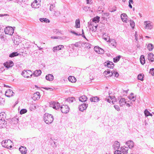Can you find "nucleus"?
<instances>
[{"label":"nucleus","mask_w":154,"mask_h":154,"mask_svg":"<svg viewBox=\"0 0 154 154\" xmlns=\"http://www.w3.org/2000/svg\"><path fill=\"white\" fill-rule=\"evenodd\" d=\"M14 93L13 91L11 89L7 90L5 92V96L8 97H10L13 96Z\"/></svg>","instance_id":"ddd939ff"},{"label":"nucleus","mask_w":154,"mask_h":154,"mask_svg":"<svg viewBox=\"0 0 154 154\" xmlns=\"http://www.w3.org/2000/svg\"><path fill=\"white\" fill-rule=\"evenodd\" d=\"M120 57V56L119 55L117 57H116L114 58H113L114 62L115 63L117 62L119 60Z\"/></svg>","instance_id":"ea45409f"},{"label":"nucleus","mask_w":154,"mask_h":154,"mask_svg":"<svg viewBox=\"0 0 154 154\" xmlns=\"http://www.w3.org/2000/svg\"><path fill=\"white\" fill-rule=\"evenodd\" d=\"M19 54L17 52H14L11 54L9 55V56L11 57H14L18 56Z\"/></svg>","instance_id":"72a5a7b5"},{"label":"nucleus","mask_w":154,"mask_h":154,"mask_svg":"<svg viewBox=\"0 0 154 154\" xmlns=\"http://www.w3.org/2000/svg\"><path fill=\"white\" fill-rule=\"evenodd\" d=\"M114 76L115 77H118L119 75V73H118V72H114Z\"/></svg>","instance_id":"8fccbe9b"},{"label":"nucleus","mask_w":154,"mask_h":154,"mask_svg":"<svg viewBox=\"0 0 154 154\" xmlns=\"http://www.w3.org/2000/svg\"><path fill=\"white\" fill-rule=\"evenodd\" d=\"M60 106V105L58 102H53L50 103V106L56 109H59Z\"/></svg>","instance_id":"6e6552de"},{"label":"nucleus","mask_w":154,"mask_h":154,"mask_svg":"<svg viewBox=\"0 0 154 154\" xmlns=\"http://www.w3.org/2000/svg\"><path fill=\"white\" fill-rule=\"evenodd\" d=\"M114 154H121V151L119 150H116L115 151Z\"/></svg>","instance_id":"09e8293b"},{"label":"nucleus","mask_w":154,"mask_h":154,"mask_svg":"<svg viewBox=\"0 0 154 154\" xmlns=\"http://www.w3.org/2000/svg\"><path fill=\"white\" fill-rule=\"evenodd\" d=\"M39 20L42 22L47 23H49L50 22V21L49 19L46 18H41L39 19Z\"/></svg>","instance_id":"2f4dec72"},{"label":"nucleus","mask_w":154,"mask_h":154,"mask_svg":"<svg viewBox=\"0 0 154 154\" xmlns=\"http://www.w3.org/2000/svg\"><path fill=\"white\" fill-rule=\"evenodd\" d=\"M125 0H122V1H123V2H125Z\"/></svg>","instance_id":"052dcab7"},{"label":"nucleus","mask_w":154,"mask_h":154,"mask_svg":"<svg viewBox=\"0 0 154 154\" xmlns=\"http://www.w3.org/2000/svg\"><path fill=\"white\" fill-rule=\"evenodd\" d=\"M8 15L7 14H5L3 15H2V16H3L4 15Z\"/></svg>","instance_id":"bf43d9fd"},{"label":"nucleus","mask_w":154,"mask_h":154,"mask_svg":"<svg viewBox=\"0 0 154 154\" xmlns=\"http://www.w3.org/2000/svg\"><path fill=\"white\" fill-rule=\"evenodd\" d=\"M145 37H146V38H149V36H146Z\"/></svg>","instance_id":"13d9d810"},{"label":"nucleus","mask_w":154,"mask_h":154,"mask_svg":"<svg viewBox=\"0 0 154 154\" xmlns=\"http://www.w3.org/2000/svg\"><path fill=\"white\" fill-rule=\"evenodd\" d=\"M113 147L115 149H118L120 147V143L119 142L117 141H115L113 146Z\"/></svg>","instance_id":"393cba45"},{"label":"nucleus","mask_w":154,"mask_h":154,"mask_svg":"<svg viewBox=\"0 0 154 154\" xmlns=\"http://www.w3.org/2000/svg\"><path fill=\"white\" fill-rule=\"evenodd\" d=\"M41 2V0H35L32 4L31 6L32 8H38L40 6Z\"/></svg>","instance_id":"0eeeda50"},{"label":"nucleus","mask_w":154,"mask_h":154,"mask_svg":"<svg viewBox=\"0 0 154 154\" xmlns=\"http://www.w3.org/2000/svg\"><path fill=\"white\" fill-rule=\"evenodd\" d=\"M113 72H110L109 70L105 71L103 73V75L106 78L111 77L113 75Z\"/></svg>","instance_id":"9d476101"},{"label":"nucleus","mask_w":154,"mask_h":154,"mask_svg":"<svg viewBox=\"0 0 154 154\" xmlns=\"http://www.w3.org/2000/svg\"><path fill=\"white\" fill-rule=\"evenodd\" d=\"M97 24H95V26H92V31H94V32H95L97 30Z\"/></svg>","instance_id":"c03bdc74"},{"label":"nucleus","mask_w":154,"mask_h":154,"mask_svg":"<svg viewBox=\"0 0 154 154\" xmlns=\"http://www.w3.org/2000/svg\"><path fill=\"white\" fill-rule=\"evenodd\" d=\"M69 81L72 83H75L76 81V79L74 76H69L68 78Z\"/></svg>","instance_id":"b1692460"},{"label":"nucleus","mask_w":154,"mask_h":154,"mask_svg":"<svg viewBox=\"0 0 154 154\" xmlns=\"http://www.w3.org/2000/svg\"><path fill=\"white\" fill-rule=\"evenodd\" d=\"M150 73L152 75H154V69H150Z\"/></svg>","instance_id":"de8ad7c7"},{"label":"nucleus","mask_w":154,"mask_h":154,"mask_svg":"<svg viewBox=\"0 0 154 154\" xmlns=\"http://www.w3.org/2000/svg\"><path fill=\"white\" fill-rule=\"evenodd\" d=\"M94 50L97 53L99 54H103L104 52V50L101 48L97 47L95 46L94 47Z\"/></svg>","instance_id":"4468645a"},{"label":"nucleus","mask_w":154,"mask_h":154,"mask_svg":"<svg viewBox=\"0 0 154 154\" xmlns=\"http://www.w3.org/2000/svg\"><path fill=\"white\" fill-rule=\"evenodd\" d=\"M129 97V98L133 101H134L135 99V97L134 96L133 94H131Z\"/></svg>","instance_id":"a19ab883"},{"label":"nucleus","mask_w":154,"mask_h":154,"mask_svg":"<svg viewBox=\"0 0 154 154\" xmlns=\"http://www.w3.org/2000/svg\"><path fill=\"white\" fill-rule=\"evenodd\" d=\"M121 18L124 22L127 23L128 21V19H127L128 17L126 14L123 13L121 15Z\"/></svg>","instance_id":"dca6fc26"},{"label":"nucleus","mask_w":154,"mask_h":154,"mask_svg":"<svg viewBox=\"0 0 154 154\" xmlns=\"http://www.w3.org/2000/svg\"><path fill=\"white\" fill-rule=\"evenodd\" d=\"M129 4L128 6H129V7L131 8H132V7L131 5V3L133 4V0H129Z\"/></svg>","instance_id":"49530a36"},{"label":"nucleus","mask_w":154,"mask_h":154,"mask_svg":"<svg viewBox=\"0 0 154 154\" xmlns=\"http://www.w3.org/2000/svg\"><path fill=\"white\" fill-rule=\"evenodd\" d=\"M52 154H53V153Z\"/></svg>","instance_id":"680f3d73"},{"label":"nucleus","mask_w":154,"mask_h":154,"mask_svg":"<svg viewBox=\"0 0 154 154\" xmlns=\"http://www.w3.org/2000/svg\"><path fill=\"white\" fill-rule=\"evenodd\" d=\"M140 61L142 65L144 64L145 63V60L144 56L143 55H141L140 58Z\"/></svg>","instance_id":"473e14b6"},{"label":"nucleus","mask_w":154,"mask_h":154,"mask_svg":"<svg viewBox=\"0 0 154 154\" xmlns=\"http://www.w3.org/2000/svg\"><path fill=\"white\" fill-rule=\"evenodd\" d=\"M27 112V110L26 109H22L20 110V114L22 115L24 114Z\"/></svg>","instance_id":"79ce46f5"},{"label":"nucleus","mask_w":154,"mask_h":154,"mask_svg":"<svg viewBox=\"0 0 154 154\" xmlns=\"http://www.w3.org/2000/svg\"><path fill=\"white\" fill-rule=\"evenodd\" d=\"M121 151L124 154H126L128 153V147H126L125 146L122 147L121 149Z\"/></svg>","instance_id":"4be33fe9"},{"label":"nucleus","mask_w":154,"mask_h":154,"mask_svg":"<svg viewBox=\"0 0 154 154\" xmlns=\"http://www.w3.org/2000/svg\"><path fill=\"white\" fill-rule=\"evenodd\" d=\"M64 46L63 45H59L58 46L55 47L53 48V51L54 52H57V51L63 49Z\"/></svg>","instance_id":"f3484780"},{"label":"nucleus","mask_w":154,"mask_h":154,"mask_svg":"<svg viewBox=\"0 0 154 154\" xmlns=\"http://www.w3.org/2000/svg\"><path fill=\"white\" fill-rule=\"evenodd\" d=\"M14 43L15 44V45H18L19 44V42H17V41H16V42H15V41L14 40Z\"/></svg>","instance_id":"6e6d98bb"},{"label":"nucleus","mask_w":154,"mask_h":154,"mask_svg":"<svg viewBox=\"0 0 154 154\" xmlns=\"http://www.w3.org/2000/svg\"><path fill=\"white\" fill-rule=\"evenodd\" d=\"M4 32L6 34L12 35L14 32V29L11 26H8L5 29Z\"/></svg>","instance_id":"20e7f679"},{"label":"nucleus","mask_w":154,"mask_h":154,"mask_svg":"<svg viewBox=\"0 0 154 154\" xmlns=\"http://www.w3.org/2000/svg\"><path fill=\"white\" fill-rule=\"evenodd\" d=\"M147 49L150 51H152L153 48V45L151 44H148L147 46Z\"/></svg>","instance_id":"c9c22d12"},{"label":"nucleus","mask_w":154,"mask_h":154,"mask_svg":"<svg viewBox=\"0 0 154 154\" xmlns=\"http://www.w3.org/2000/svg\"><path fill=\"white\" fill-rule=\"evenodd\" d=\"M5 102V99L2 97H0V105L3 104Z\"/></svg>","instance_id":"a18cd8bd"},{"label":"nucleus","mask_w":154,"mask_h":154,"mask_svg":"<svg viewBox=\"0 0 154 154\" xmlns=\"http://www.w3.org/2000/svg\"><path fill=\"white\" fill-rule=\"evenodd\" d=\"M45 122L47 124H50L52 123L54 120L53 116L48 113H45L44 117Z\"/></svg>","instance_id":"f257e3e1"},{"label":"nucleus","mask_w":154,"mask_h":154,"mask_svg":"<svg viewBox=\"0 0 154 154\" xmlns=\"http://www.w3.org/2000/svg\"><path fill=\"white\" fill-rule=\"evenodd\" d=\"M40 97V93L38 92H37L36 93H35L32 97V99L35 100L39 99Z\"/></svg>","instance_id":"a211bd4d"},{"label":"nucleus","mask_w":154,"mask_h":154,"mask_svg":"<svg viewBox=\"0 0 154 154\" xmlns=\"http://www.w3.org/2000/svg\"><path fill=\"white\" fill-rule=\"evenodd\" d=\"M6 124V121L4 119L0 120V128H3L5 126V125Z\"/></svg>","instance_id":"a878e982"},{"label":"nucleus","mask_w":154,"mask_h":154,"mask_svg":"<svg viewBox=\"0 0 154 154\" xmlns=\"http://www.w3.org/2000/svg\"><path fill=\"white\" fill-rule=\"evenodd\" d=\"M71 99H72L71 100L72 101H73V100H74V98H69L68 100H70Z\"/></svg>","instance_id":"4d7b16f0"},{"label":"nucleus","mask_w":154,"mask_h":154,"mask_svg":"<svg viewBox=\"0 0 154 154\" xmlns=\"http://www.w3.org/2000/svg\"><path fill=\"white\" fill-rule=\"evenodd\" d=\"M32 72L29 70H25L22 72V75L24 77L28 78L31 77L32 75Z\"/></svg>","instance_id":"39448f33"},{"label":"nucleus","mask_w":154,"mask_h":154,"mask_svg":"<svg viewBox=\"0 0 154 154\" xmlns=\"http://www.w3.org/2000/svg\"><path fill=\"white\" fill-rule=\"evenodd\" d=\"M12 142L10 140H5L2 142V146L7 148H11L12 147Z\"/></svg>","instance_id":"7ed1b4c3"},{"label":"nucleus","mask_w":154,"mask_h":154,"mask_svg":"<svg viewBox=\"0 0 154 154\" xmlns=\"http://www.w3.org/2000/svg\"><path fill=\"white\" fill-rule=\"evenodd\" d=\"M144 75L143 74H139L137 77L138 79L141 81H143V80Z\"/></svg>","instance_id":"e433bc0d"},{"label":"nucleus","mask_w":154,"mask_h":154,"mask_svg":"<svg viewBox=\"0 0 154 154\" xmlns=\"http://www.w3.org/2000/svg\"><path fill=\"white\" fill-rule=\"evenodd\" d=\"M3 65L6 68L8 69L13 66L14 65V63L12 61H10L4 63Z\"/></svg>","instance_id":"f8f14e48"},{"label":"nucleus","mask_w":154,"mask_h":154,"mask_svg":"<svg viewBox=\"0 0 154 154\" xmlns=\"http://www.w3.org/2000/svg\"><path fill=\"white\" fill-rule=\"evenodd\" d=\"M99 100V98L97 97H93L90 98V100L91 102H97Z\"/></svg>","instance_id":"bb28decb"},{"label":"nucleus","mask_w":154,"mask_h":154,"mask_svg":"<svg viewBox=\"0 0 154 154\" xmlns=\"http://www.w3.org/2000/svg\"><path fill=\"white\" fill-rule=\"evenodd\" d=\"M19 150L22 154H26L27 152V149L26 147L21 146L19 148Z\"/></svg>","instance_id":"aec40b11"},{"label":"nucleus","mask_w":154,"mask_h":154,"mask_svg":"<svg viewBox=\"0 0 154 154\" xmlns=\"http://www.w3.org/2000/svg\"><path fill=\"white\" fill-rule=\"evenodd\" d=\"M144 113L145 114V115L146 116H152V114L150 113L146 109L144 111Z\"/></svg>","instance_id":"4c0bfd02"},{"label":"nucleus","mask_w":154,"mask_h":154,"mask_svg":"<svg viewBox=\"0 0 154 154\" xmlns=\"http://www.w3.org/2000/svg\"><path fill=\"white\" fill-rule=\"evenodd\" d=\"M128 147L130 148H132L134 146V143L133 141H129L127 142Z\"/></svg>","instance_id":"c756f323"},{"label":"nucleus","mask_w":154,"mask_h":154,"mask_svg":"<svg viewBox=\"0 0 154 154\" xmlns=\"http://www.w3.org/2000/svg\"><path fill=\"white\" fill-rule=\"evenodd\" d=\"M148 59L151 62L154 61V55L152 53H150L148 54Z\"/></svg>","instance_id":"6ab92c4d"},{"label":"nucleus","mask_w":154,"mask_h":154,"mask_svg":"<svg viewBox=\"0 0 154 154\" xmlns=\"http://www.w3.org/2000/svg\"><path fill=\"white\" fill-rule=\"evenodd\" d=\"M87 99V97L85 95L82 96L79 98V101L83 102H85Z\"/></svg>","instance_id":"cd10ccee"},{"label":"nucleus","mask_w":154,"mask_h":154,"mask_svg":"<svg viewBox=\"0 0 154 154\" xmlns=\"http://www.w3.org/2000/svg\"><path fill=\"white\" fill-rule=\"evenodd\" d=\"M111 45L114 47H116V42L114 40H112L110 41Z\"/></svg>","instance_id":"58836bf2"},{"label":"nucleus","mask_w":154,"mask_h":154,"mask_svg":"<svg viewBox=\"0 0 154 154\" xmlns=\"http://www.w3.org/2000/svg\"><path fill=\"white\" fill-rule=\"evenodd\" d=\"M130 23L131 26L133 28L135 26V23L133 21L130 20Z\"/></svg>","instance_id":"37998d69"},{"label":"nucleus","mask_w":154,"mask_h":154,"mask_svg":"<svg viewBox=\"0 0 154 154\" xmlns=\"http://www.w3.org/2000/svg\"><path fill=\"white\" fill-rule=\"evenodd\" d=\"M46 79L48 81H51L54 79V76L51 74H48L46 76Z\"/></svg>","instance_id":"5701e85b"},{"label":"nucleus","mask_w":154,"mask_h":154,"mask_svg":"<svg viewBox=\"0 0 154 154\" xmlns=\"http://www.w3.org/2000/svg\"><path fill=\"white\" fill-rule=\"evenodd\" d=\"M75 27L77 28H79L80 26V21L79 19L76 20L75 21Z\"/></svg>","instance_id":"c85d7f7f"},{"label":"nucleus","mask_w":154,"mask_h":154,"mask_svg":"<svg viewBox=\"0 0 154 154\" xmlns=\"http://www.w3.org/2000/svg\"><path fill=\"white\" fill-rule=\"evenodd\" d=\"M104 66H107L108 68L110 69H112L114 66L113 63L112 62H105L104 63Z\"/></svg>","instance_id":"2eb2a0df"},{"label":"nucleus","mask_w":154,"mask_h":154,"mask_svg":"<svg viewBox=\"0 0 154 154\" xmlns=\"http://www.w3.org/2000/svg\"><path fill=\"white\" fill-rule=\"evenodd\" d=\"M71 32L72 33L75 34L76 35H81V34H78L77 33L75 32Z\"/></svg>","instance_id":"864d4df0"},{"label":"nucleus","mask_w":154,"mask_h":154,"mask_svg":"<svg viewBox=\"0 0 154 154\" xmlns=\"http://www.w3.org/2000/svg\"><path fill=\"white\" fill-rule=\"evenodd\" d=\"M42 73V71L40 70H35L33 73V74L36 76H38L40 75Z\"/></svg>","instance_id":"7c9ffc66"},{"label":"nucleus","mask_w":154,"mask_h":154,"mask_svg":"<svg viewBox=\"0 0 154 154\" xmlns=\"http://www.w3.org/2000/svg\"><path fill=\"white\" fill-rule=\"evenodd\" d=\"M88 105L85 103H83L79 106V109L81 111H83L87 107Z\"/></svg>","instance_id":"412c9836"},{"label":"nucleus","mask_w":154,"mask_h":154,"mask_svg":"<svg viewBox=\"0 0 154 154\" xmlns=\"http://www.w3.org/2000/svg\"><path fill=\"white\" fill-rule=\"evenodd\" d=\"M107 101L109 103L112 102L113 104H114V108L116 109L117 110V111H119L120 110V108L119 106L116 105L117 103L115 97H113V98H112L110 96H109L108 98L107 99Z\"/></svg>","instance_id":"f03ea898"},{"label":"nucleus","mask_w":154,"mask_h":154,"mask_svg":"<svg viewBox=\"0 0 154 154\" xmlns=\"http://www.w3.org/2000/svg\"><path fill=\"white\" fill-rule=\"evenodd\" d=\"M144 24L145 26V28L146 29H151L152 28L151 23L149 21H146L144 22Z\"/></svg>","instance_id":"9b49d317"},{"label":"nucleus","mask_w":154,"mask_h":154,"mask_svg":"<svg viewBox=\"0 0 154 154\" xmlns=\"http://www.w3.org/2000/svg\"><path fill=\"white\" fill-rule=\"evenodd\" d=\"M135 39L136 41H137L138 40V38H137V33H135Z\"/></svg>","instance_id":"5fc2aeb1"},{"label":"nucleus","mask_w":154,"mask_h":154,"mask_svg":"<svg viewBox=\"0 0 154 154\" xmlns=\"http://www.w3.org/2000/svg\"><path fill=\"white\" fill-rule=\"evenodd\" d=\"M100 17L98 16H97L93 18L92 19V21L95 23H98L99 21Z\"/></svg>","instance_id":"f704fd0d"},{"label":"nucleus","mask_w":154,"mask_h":154,"mask_svg":"<svg viewBox=\"0 0 154 154\" xmlns=\"http://www.w3.org/2000/svg\"><path fill=\"white\" fill-rule=\"evenodd\" d=\"M129 102H127L125 98H122L120 99L119 101V104L121 106H124L126 105L128 106H130Z\"/></svg>","instance_id":"423d86ee"},{"label":"nucleus","mask_w":154,"mask_h":154,"mask_svg":"<svg viewBox=\"0 0 154 154\" xmlns=\"http://www.w3.org/2000/svg\"><path fill=\"white\" fill-rule=\"evenodd\" d=\"M60 109L61 112L63 113H67L69 110V108L67 105H63Z\"/></svg>","instance_id":"1a4fd4ad"},{"label":"nucleus","mask_w":154,"mask_h":154,"mask_svg":"<svg viewBox=\"0 0 154 154\" xmlns=\"http://www.w3.org/2000/svg\"><path fill=\"white\" fill-rule=\"evenodd\" d=\"M92 0H86L87 4H90L91 3Z\"/></svg>","instance_id":"3c124183"},{"label":"nucleus","mask_w":154,"mask_h":154,"mask_svg":"<svg viewBox=\"0 0 154 154\" xmlns=\"http://www.w3.org/2000/svg\"><path fill=\"white\" fill-rule=\"evenodd\" d=\"M82 34H81V35H82V37H83L84 38H85V35H84V30L83 29L82 30Z\"/></svg>","instance_id":"603ef678"}]
</instances>
